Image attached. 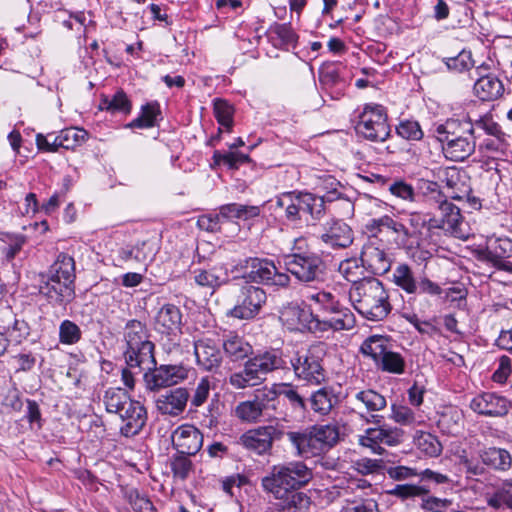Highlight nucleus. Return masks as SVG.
<instances>
[{"label": "nucleus", "mask_w": 512, "mask_h": 512, "mask_svg": "<svg viewBox=\"0 0 512 512\" xmlns=\"http://www.w3.org/2000/svg\"><path fill=\"white\" fill-rule=\"evenodd\" d=\"M306 298L311 302V306L317 312L316 314H320L321 318L329 312L335 311L334 309H337L340 304V301L334 294L324 290L309 293Z\"/></svg>", "instance_id": "49530a36"}, {"label": "nucleus", "mask_w": 512, "mask_h": 512, "mask_svg": "<svg viewBox=\"0 0 512 512\" xmlns=\"http://www.w3.org/2000/svg\"><path fill=\"white\" fill-rule=\"evenodd\" d=\"M361 261L367 262L375 274H384L391 267V263L384 250L375 247H366L362 251Z\"/></svg>", "instance_id": "de8ad7c7"}, {"label": "nucleus", "mask_w": 512, "mask_h": 512, "mask_svg": "<svg viewBox=\"0 0 512 512\" xmlns=\"http://www.w3.org/2000/svg\"><path fill=\"white\" fill-rule=\"evenodd\" d=\"M220 341L223 353L232 362H241L253 353V346L234 331L225 332Z\"/></svg>", "instance_id": "cd10ccee"}, {"label": "nucleus", "mask_w": 512, "mask_h": 512, "mask_svg": "<svg viewBox=\"0 0 512 512\" xmlns=\"http://www.w3.org/2000/svg\"><path fill=\"white\" fill-rule=\"evenodd\" d=\"M264 34L272 45L279 49L295 48L298 42V35L290 23L275 22Z\"/></svg>", "instance_id": "72a5a7b5"}, {"label": "nucleus", "mask_w": 512, "mask_h": 512, "mask_svg": "<svg viewBox=\"0 0 512 512\" xmlns=\"http://www.w3.org/2000/svg\"><path fill=\"white\" fill-rule=\"evenodd\" d=\"M99 109L111 114L129 115L132 111V102L124 90H117L112 96L101 95Z\"/></svg>", "instance_id": "ea45409f"}, {"label": "nucleus", "mask_w": 512, "mask_h": 512, "mask_svg": "<svg viewBox=\"0 0 512 512\" xmlns=\"http://www.w3.org/2000/svg\"><path fill=\"white\" fill-rule=\"evenodd\" d=\"M182 313L174 304L163 305L155 316V329L161 334L176 335L181 331Z\"/></svg>", "instance_id": "c756f323"}, {"label": "nucleus", "mask_w": 512, "mask_h": 512, "mask_svg": "<svg viewBox=\"0 0 512 512\" xmlns=\"http://www.w3.org/2000/svg\"><path fill=\"white\" fill-rule=\"evenodd\" d=\"M404 432L397 427L387 425L368 428L364 435L359 437V444L371 449L375 454L382 455L385 449L382 445L397 446L403 440Z\"/></svg>", "instance_id": "2eb2a0df"}, {"label": "nucleus", "mask_w": 512, "mask_h": 512, "mask_svg": "<svg viewBox=\"0 0 512 512\" xmlns=\"http://www.w3.org/2000/svg\"><path fill=\"white\" fill-rule=\"evenodd\" d=\"M319 80L332 99H340L347 88V82L340 76L335 65H327L320 70Z\"/></svg>", "instance_id": "f704fd0d"}, {"label": "nucleus", "mask_w": 512, "mask_h": 512, "mask_svg": "<svg viewBox=\"0 0 512 512\" xmlns=\"http://www.w3.org/2000/svg\"><path fill=\"white\" fill-rule=\"evenodd\" d=\"M438 208L441 212V217H432L427 219L426 226L428 229H441L451 234H458L459 227L463 219L460 213V208L451 202H444V204L438 206Z\"/></svg>", "instance_id": "a878e982"}, {"label": "nucleus", "mask_w": 512, "mask_h": 512, "mask_svg": "<svg viewBox=\"0 0 512 512\" xmlns=\"http://www.w3.org/2000/svg\"><path fill=\"white\" fill-rule=\"evenodd\" d=\"M470 408L480 415L502 417L509 411V401L495 393L483 392L471 400Z\"/></svg>", "instance_id": "4be33fe9"}, {"label": "nucleus", "mask_w": 512, "mask_h": 512, "mask_svg": "<svg viewBox=\"0 0 512 512\" xmlns=\"http://www.w3.org/2000/svg\"><path fill=\"white\" fill-rule=\"evenodd\" d=\"M405 228L407 229V236L411 245L413 240H418L422 234V230L426 227L427 218L425 215L419 212H411L405 219Z\"/></svg>", "instance_id": "e2e57ef3"}, {"label": "nucleus", "mask_w": 512, "mask_h": 512, "mask_svg": "<svg viewBox=\"0 0 512 512\" xmlns=\"http://www.w3.org/2000/svg\"><path fill=\"white\" fill-rule=\"evenodd\" d=\"M47 276L74 284L76 279L74 258L67 253H59L55 261L50 265Z\"/></svg>", "instance_id": "e433bc0d"}, {"label": "nucleus", "mask_w": 512, "mask_h": 512, "mask_svg": "<svg viewBox=\"0 0 512 512\" xmlns=\"http://www.w3.org/2000/svg\"><path fill=\"white\" fill-rule=\"evenodd\" d=\"M463 425V413L456 407H447L437 420L438 428L447 435H456Z\"/></svg>", "instance_id": "c03bdc74"}, {"label": "nucleus", "mask_w": 512, "mask_h": 512, "mask_svg": "<svg viewBox=\"0 0 512 512\" xmlns=\"http://www.w3.org/2000/svg\"><path fill=\"white\" fill-rule=\"evenodd\" d=\"M145 371L143 378L146 388L155 391L168 386L176 385L187 377V371L182 366L177 365H161L156 364L150 369H142Z\"/></svg>", "instance_id": "f3484780"}, {"label": "nucleus", "mask_w": 512, "mask_h": 512, "mask_svg": "<svg viewBox=\"0 0 512 512\" xmlns=\"http://www.w3.org/2000/svg\"><path fill=\"white\" fill-rule=\"evenodd\" d=\"M214 165L224 164L229 169H238L240 165L250 162V157L247 154L240 152H227L221 153L216 150L212 157Z\"/></svg>", "instance_id": "680f3d73"}, {"label": "nucleus", "mask_w": 512, "mask_h": 512, "mask_svg": "<svg viewBox=\"0 0 512 512\" xmlns=\"http://www.w3.org/2000/svg\"><path fill=\"white\" fill-rule=\"evenodd\" d=\"M133 401L128 392L120 387L108 388L103 396L106 411L118 415Z\"/></svg>", "instance_id": "79ce46f5"}, {"label": "nucleus", "mask_w": 512, "mask_h": 512, "mask_svg": "<svg viewBox=\"0 0 512 512\" xmlns=\"http://www.w3.org/2000/svg\"><path fill=\"white\" fill-rule=\"evenodd\" d=\"M161 108L158 101L147 102L141 106L137 118L129 122L126 127L130 129H148L155 127L158 120L161 119Z\"/></svg>", "instance_id": "4c0bfd02"}, {"label": "nucleus", "mask_w": 512, "mask_h": 512, "mask_svg": "<svg viewBox=\"0 0 512 512\" xmlns=\"http://www.w3.org/2000/svg\"><path fill=\"white\" fill-rule=\"evenodd\" d=\"M276 207L283 210V223L293 228L308 224V217L320 220L324 215L323 200L306 191L283 192L276 197Z\"/></svg>", "instance_id": "423d86ee"}, {"label": "nucleus", "mask_w": 512, "mask_h": 512, "mask_svg": "<svg viewBox=\"0 0 512 512\" xmlns=\"http://www.w3.org/2000/svg\"><path fill=\"white\" fill-rule=\"evenodd\" d=\"M173 447L179 453L195 455L203 445V434L192 425L179 426L171 436Z\"/></svg>", "instance_id": "5701e85b"}, {"label": "nucleus", "mask_w": 512, "mask_h": 512, "mask_svg": "<svg viewBox=\"0 0 512 512\" xmlns=\"http://www.w3.org/2000/svg\"><path fill=\"white\" fill-rule=\"evenodd\" d=\"M388 191L392 196L404 202L413 203L417 198L414 187L403 179L391 181L388 186Z\"/></svg>", "instance_id": "052dcab7"}, {"label": "nucleus", "mask_w": 512, "mask_h": 512, "mask_svg": "<svg viewBox=\"0 0 512 512\" xmlns=\"http://www.w3.org/2000/svg\"><path fill=\"white\" fill-rule=\"evenodd\" d=\"M87 132L79 128H66L59 133V142L61 148L75 149L86 141Z\"/></svg>", "instance_id": "bf43d9fd"}, {"label": "nucleus", "mask_w": 512, "mask_h": 512, "mask_svg": "<svg viewBox=\"0 0 512 512\" xmlns=\"http://www.w3.org/2000/svg\"><path fill=\"white\" fill-rule=\"evenodd\" d=\"M279 397H283L294 411L306 412L308 399L300 392L299 386L293 383H277Z\"/></svg>", "instance_id": "37998d69"}, {"label": "nucleus", "mask_w": 512, "mask_h": 512, "mask_svg": "<svg viewBox=\"0 0 512 512\" xmlns=\"http://www.w3.org/2000/svg\"><path fill=\"white\" fill-rule=\"evenodd\" d=\"M396 133L408 141H420L424 136L420 124L415 120L400 121L396 126Z\"/></svg>", "instance_id": "338daca9"}, {"label": "nucleus", "mask_w": 512, "mask_h": 512, "mask_svg": "<svg viewBox=\"0 0 512 512\" xmlns=\"http://www.w3.org/2000/svg\"><path fill=\"white\" fill-rule=\"evenodd\" d=\"M266 300L264 289L247 283L240 288L236 305L231 309L230 315L243 320L252 319L260 312Z\"/></svg>", "instance_id": "4468645a"}, {"label": "nucleus", "mask_w": 512, "mask_h": 512, "mask_svg": "<svg viewBox=\"0 0 512 512\" xmlns=\"http://www.w3.org/2000/svg\"><path fill=\"white\" fill-rule=\"evenodd\" d=\"M121 425L120 434L126 438L138 435L146 425L148 415L145 406L137 400L131 402L119 414Z\"/></svg>", "instance_id": "412c9836"}, {"label": "nucleus", "mask_w": 512, "mask_h": 512, "mask_svg": "<svg viewBox=\"0 0 512 512\" xmlns=\"http://www.w3.org/2000/svg\"><path fill=\"white\" fill-rule=\"evenodd\" d=\"M311 434L315 455L332 447L339 439V429L334 425L314 427Z\"/></svg>", "instance_id": "a19ab883"}, {"label": "nucleus", "mask_w": 512, "mask_h": 512, "mask_svg": "<svg viewBox=\"0 0 512 512\" xmlns=\"http://www.w3.org/2000/svg\"><path fill=\"white\" fill-rule=\"evenodd\" d=\"M235 416L247 423H257L265 417L254 399L240 402L235 407Z\"/></svg>", "instance_id": "5fc2aeb1"}, {"label": "nucleus", "mask_w": 512, "mask_h": 512, "mask_svg": "<svg viewBox=\"0 0 512 512\" xmlns=\"http://www.w3.org/2000/svg\"><path fill=\"white\" fill-rule=\"evenodd\" d=\"M191 274L196 285L210 290L211 293L229 282L228 270L223 265L195 268L191 271Z\"/></svg>", "instance_id": "393cba45"}, {"label": "nucleus", "mask_w": 512, "mask_h": 512, "mask_svg": "<svg viewBox=\"0 0 512 512\" xmlns=\"http://www.w3.org/2000/svg\"><path fill=\"white\" fill-rule=\"evenodd\" d=\"M339 401V396L335 392L334 387L325 385L310 394L308 406L314 413L326 416L338 405Z\"/></svg>", "instance_id": "2f4dec72"}, {"label": "nucleus", "mask_w": 512, "mask_h": 512, "mask_svg": "<svg viewBox=\"0 0 512 512\" xmlns=\"http://www.w3.org/2000/svg\"><path fill=\"white\" fill-rule=\"evenodd\" d=\"M414 442L417 448L429 457H437L442 452V444L435 435L429 432H417Z\"/></svg>", "instance_id": "603ef678"}, {"label": "nucleus", "mask_w": 512, "mask_h": 512, "mask_svg": "<svg viewBox=\"0 0 512 512\" xmlns=\"http://www.w3.org/2000/svg\"><path fill=\"white\" fill-rule=\"evenodd\" d=\"M128 500L133 510L136 512H157L152 501L148 497L140 495L137 490H131L129 492Z\"/></svg>", "instance_id": "774afa93"}, {"label": "nucleus", "mask_w": 512, "mask_h": 512, "mask_svg": "<svg viewBox=\"0 0 512 512\" xmlns=\"http://www.w3.org/2000/svg\"><path fill=\"white\" fill-rule=\"evenodd\" d=\"M335 311L329 312L326 316L319 315V332L328 330L341 331L354 328L356 319L353 312L341 303Z\"/></svg>", "instance_id": "c85d7f7f"}, {"label": "nucleus", "mask_w": 512, "mask_h": 512, "mask_svg": "<svg viewBox=\"0 0 512 512\" xmlns=\"http://www.w3.org/2000/svg\"><path fill=\"white\" fill-rule=\"evenodd\" d=\"M82 338L80 327L71 320H63L59 326V341L65 345H74Z\"/></svg>", "instance_id": "0e129e2a"}, {"label": "nucleus", "mask_w": 512, "mask_h": 512, "mask_svg": "<svg viewBox=\"0 0 512 512\" xmlns=\"http://www.w3.org/2000/svg\"><path fill=\"white\" fill-rule=\"evenodd\" d=\"M0 329L3 330L9 342L20 344L30 334V327L23 319H18L13 312L5 308L0 316Z\"/></svg>", "instance_id": "7c9ffc66"}, {"label": "nucleus", "mask_w": 512, "mask_h": 512, "mask_svg": "<svg viewBox=\"0 0 512 512\" xmlns=\"http://www.w3.org/2000/svg\"><path fill=\"white\" fill-rule=\"evenodd\" d=\"M387 493L401 501L414 500L416 498L422 501L426 494L430 493L429 484H397Z\"/></svg>", "instance_id": "09e8293b"}, {"label": "nucleus", "mask_w": 512, "mask_h": 512, "mask_svg": "<svg viewBox=\"0 0 512 512\" xmlns=\"http://www.w3.org/2000/svg\"><path fill=\"white\" fill-rule=\"evenodd\" d=\"M280 319L290 330L319 332V314L311 308L290 305L281 311Z\"/></svg>", "instance_id": "aec40b11"}, {"label": "nucleus", "mask_w": 512, "mask_h": 512, "mask_svg": "<svg viewBox=\"0 0 512 512\" xmlns=\"http://www.w3.org/2000/svg\"><path fill=\"white\" fill-rule=\"evenodd\" d=\"M213 112L217 122L227 131H231L234 124V107L228 101L217 98L213 102Z\"/></svg>", "instance_id": "13d9d810"}, {"label": "nucleus", "mask_w": 512, "mask_h": 512, "mask_svg": "<svg viewBox=\"0 0 512 512\" xmlns=\"http://www.w3.org/2000/svg\"><path fill=\"white\" fill-rule=\"evenodd\" d=\"M190 455L177 453L171 458L170 467L175 478L185 480L188 478L193 469V463L189 458Z\"/></svg>", "instance_id": "69168bd1"}, {"label": "nucleus", "mask_w": 512, "mask_h": 512, "mask_svg": "<svg viewBox=\"0 0 512 512\" xmlns=\"http://www.w3.org/2000/svg\"><path fill=\"white\" fill-rule=\"evenodd\" d=\"M474 93L482 101H494L503 95L504 86L495 75H483L475 82Z\"/></svg>", "instance_id": "c9c22d12"}, {"label": "nucleus", "mask_w": 512, "mask_h": 512, "mask_svg": "<svg viewBox=\"0 0 512 512\" xmlns=\"http://www.w3.org/2000/svg\"><path fill=\"white\" fill-rule=\"evenodd\" d=\"M278 387L277 383L273 384L271 387L264 386L261 389H257L254 394V400L261 408V411L266 416H270L268 411L276 410L278 404Z\"/></svg>", "instance_id": "3c124183"}, {"label": "nucleus", "mask_w": 512, "mask_h": 512, "mask_svg": "<svg viewBox=\"0 0 512 512\" xmlns=\"http://www.w3.org/2000/svg\"><path fill=\"white\" fill-rule=\"evenodd\" d=\"M287 368V361L284 359L280 349L266 348L252 353L245 361L243 368L232 372L227 383L234 389H246L261 385L267 375L277 370Z\"/></svg>", "instance_id": "f03ea898"}, {"label": "nucleus", "mask_w": 512, "mask_h": 512, "mask_svg": "<svg viewBox=\"0 0 512 512\" xmlns=\"http://www.w3.org/2000/svg\"><path fill=\"white\" fill-rule=\"evenodd\" d=\"M512 256V240L508 237L489 238L486 247L476 251V258L500 270H508L505 259Z\"/></svg>", "instance_id": "6ab92c4d"}, {"label": "nucleus", "mask_w": 512, "mask_h": 512, "mask_svg": "<svg viewBox=\"0 0 512 512\" xmlns=\"http://www.w3.org/2000/svg\"><path fill=\"white\" fill-rule=\"evenodd\" d=\"M189 398L188 390L178 387L160 395L156 400V407L163 415L178 416L185 410Z\"/></svg>", "instance_id": "bb28decb"}, {"label": "nucleus", "mask_w": 512, "mask_h": 512, "mask_svg": "<svg viewBox=\"0 0 512 512\" xmlns=\"http://www.w3.org/2000/svg\"><path fill=\"white\" fill-rule=\"evenodd\" d=\"M483 464L500 471L511 468L512 457L506 449L489 447L480 454Z\"/></svg>", "instance_id": "a18cd8bd"}, {"label": "nucleus", "mask_w": 512, "mask_h": 512, "mask_svg": "<svg viewBox=\"0 0 512 512\" xmlns=\"http://www.w3.org/2000/svg\"><path fill=\"white\" fill-rule=\"evenodd\" d=\"M312 479L313 472L303 461H290L272 466L261 479V487L274 499H282L301 490Z\"/></svg>", "instance_id": "39448f33"}, {"label": "nucleus", "mask_w": 512, "mask_h": 512, "mask_svg": "<svg viewBox=\"0 0 512 512\" xmlns=\"http://www.w3.org/2000/svg\"><path fill=\"white\" fill-rule=\"evenodd\" d=\"M40 293L50 304L65 306L75 298V285L47 276L46 282L40 286Z\"/></svg>", "instance_id": "b1692460"}, {"label": "nucleus", "mask_w": 512, "mask_h": 512, "mask_svg": "<svg viewBox=\"0 0 512 512\" xmlns=\"http://www.w3.org/2000/svg\"><path fill=\"white\" fill-rule=\"evenodd\" d=\"M287 438L299 456L315 455L311 431H288Z\"/></svg>", "instance_id": "864d4df0"}, {"label": "nucleus", "mask_w": 512, "mask_h": 512, "mask_svg": "<svg viewBox=\"0 0 512 512\" xmlns=\"http://www.w3.org/2000/svg\"><path fill=\"white\" fill-rule=\"evenodd\" d=\"M364 230L370 238L377 239L389 248L412 246L407 236L405 222L388 214L369 219L364 225Z\"/></svg>", "instance_id": "1a4fd4ad"}, {"label": "nucleus", "mask_w": 512, "mask_h": 512, "mask_svg": "<svg viewBox=\"0 0 512 512\" xmlns=\"http://www.w3.org/2000/svg\"><path fill=\"white\" fill-rule=\"evenodd\" d=\"M124 338L127 348L124 352L127 366L150 369L156 364L155 345L149 340V331L144 323L129 320L125 325Z\"/></svg>", "instance_id": "0eeeda50"}, {"label": "nucleus", "mask_w": 512, "mask_h": 512, "mask_svg": "<svg viewBox=\"0 0 512 512\" xmlns=\"http://www.w3.org/2000/svg\"><path fill=\"white\" fill-rule=\"evenodd\" d=\"M323 356L324 351L319 346L296 351L290 359L295 377L309 385L321 386L327 380Z\"/></svg>", "instance_id": "6e6552de"}, {"label": "nucleus", "mask_w": 512, "mask_h": 512, "mask_svg": "<svg viewBox=\"0 0 512 512\" xmlns=\"http://www.w3.org/2000/svg\"><path fill=\"white\" fill-rule=\"evenodd\" d=\"M361 259L349 258L343 260L338 268L339 273L352 285L362 281L364 267Z\"/></svg>", "instance_id": "4d7b16f0"}, {"label": "nucleus", "mask_w": 512, "mask_h": 512, "mask_svg": "<svg viewBox=\"0 0 512 512\" xmlns=\"http://www.w3.org/2000/svg\"><path fill=\"white\" fill-rule=\"evenodd\" d=\"M286 273L293 275L299 282L323 283L327 277V265L324 259L309 247L308 240L300 236L295 238L288 254L282 256Z\"/></svg>", "instance_id": "20e7f679"}, {"label": "nucleus", "mask_w": 512, "mask_h": 512, "mask_svg": "<svg viewBox=\"0 0 512 512\" xmlns=\"http://www.w3.org/2000/svg\"><path fill=\"white\" fill-rule=\"evenodd\" d=\"M319 238L327 247L345 249L353 243L354 231L343 220L331 218L322 225Z\"/></svg>", "instance_id": "a211bd4d"}, {"label": "nucleus", "mask_w": 512, "mask_h": 512, "mask_svg": "<svg viewBox=\"0 0 512 512\" xmlns=\"http://www.w3.org/2000/svg\"><path fill=\"white\" fill-rule=\"evenodd\" d=\"M279 500L282 501L281 510L285 512H310L312 505L311 498L300 490H295L287 498Z\"/></svg>", "instance_id": "8fccbe9b"}, {"label": "nucleus", "mask_w": 512, "mask_h": 512, "mask_svg": "<svg viewBox=\"0 0 512 512\" xmlns=\"http://www.w3.org/2000/svg\"><path fill=\"white\" fill-rule=\"evenodd\" d=\"M428 132L441 144L444 157L450 161L464 162L475 152L477 135L470 119L449 118L435 122Z\"/></svg>", "instance_id": "f257e3e1"}, {"label": "nucleus", "mask_w": 512, "mask_h": 512, "mask_svg": "<svg viewBox=\"0 0 512 512\" xmlns=\"http://www.w3.org/2000/svg\"><path fill=\"white\" fill-rule=\"evenodd\" d=\"M351 403L354 410L364 408L367 412L380 411L387 405L385 397L371 389L356 392L351 398Z\"/></svg>", "instance_id": "58836bf2"}, {"label": "nucleus", "mask_w": 512, "mask_h": 512, "mask_svg": "<svg viewBox=\"0 0 512 512\" xmlns=\"http://www.w3.org/2000/svg\"><path fill=\"white\" fill-rule=\"evenodd\" d=\"M349 300L354 309L370 321H382L392 311L389 293L375 277H363L361 282L351 285Z\"/></svg>", "instance_id": "7ed1b4c3"}, {"label": "nucleus", "mask_w": 512, "mask_h": 512, "mask_svg": "<svg viewBox=\"0 0 512 512\" xmlns=\"http://www.w3.org/2000/svg\"><path fill=\"white\" fill-rule=\"evenodd\" d=\"M242 267L250 269L249 272L244 275V278H247L250 282L278 288H287L290 285V275L286 272L279 271L274 262L267 258H246L243 261Z\"/></svg>", "instance_id": "f8f14e48"}, {"label": "nucleus", "mask_w": 512, "mask_h": 512, "mask_svg": "<svg viewBox=\"0 0 512 512\" xmlns=\"http://www.w3.org/2000/svg\"><path fill=\"white\" fill-rule=\"evenodd\" d=\"M392 282L407 294L440 295L441 287L427 277L417 278L412 268L406 264H398L392 273Z\"/></svg>", "instance_id": "ddd939ff"}, {"label": "nucleus", "mask_w": 512, "mask_h": 512, "mask_svg": "<svg viewBox=\"0 0 512 512\" xmlns=\"http://www.w3.org/2000/svg\"><path fill=\"white\" fill-rule=\"evenodd\" d=\"M360 351L369 356L375 365L382 371L391 374H403L406 362L403 356L388 349L387 340L381 335L368 337L361 345Z\"/></svg>", "instance_id": "9b49d317"}, {"label": "nucleus", "mask_w": 512, "mask_h": 512, "mask_svg": "<svg viewBox=\"0 0 512 512\" xmlns=\"http://www.w3.org/2000/svg\"><path fill=\"white\" fill-rule=\"evenodd\" d=\"M355 132L373 142L386 141L390 136L391 129L385 108L378 104L365 105L358 115Z\"/></svg>", "instance_id": "9d476101"}, {"label": "nucleus", "mask_w": 512, "mask_h": 512, "mask_svg": "<svg viewBox=\"0 0 512 512\" xmlns=\"http://www.w3.org/2000/svg\"><path fill=\"white\" fill-rule=\"evenodd\" d=\"M220 340L215 335H204L194 341V353L197 365L208 372H217L223 362V355L219 348Z\"/></svg>", "instance_id": "dca6fc26"}, {"label": "nucleus", "mask_w": 512, "mask_h": 512, "mask_svg": "<svg viewBox=\"0 0 512 512\" xmlns=\"http://www.w3.org/2000/svg\"><path fill=\"white\" fill-rule=\"evenodd\" d=\"M239 444L245 449L256 453L257 455H264L271 451L272 443L270 434L265 426L250 429L242 434L239 438Z\"/></svg>", "instance_id": "473e14b6"}, {"label": "nucleus", "mask_w": 512, "mask_h": 512, "mask_svg": "<svg viewBox=\"0 0 512 512\" xmlns=\"http://www.w3.org/2000/svg\"><path fill=\"white\" fill-rule=\"evenodd\" d=\"M340 512H381L378 502L373 498L353 497L343 501Z\"/></svg>", "instance_id": "6e6d98bb"}]
</instances>
